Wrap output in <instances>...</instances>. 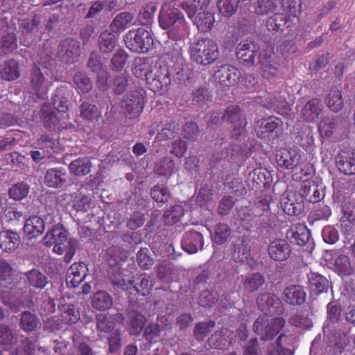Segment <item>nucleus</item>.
Segmentation results:
<instances>
[{
    "mask_svg": "<svg viewBox=\"0 0 355 355\" xmlns=\"http://www.w3.org/2000/svg\"><path fill=\"white\" fill-rule=\"evenodd\" d=\"M159 24L164 30H168L169 36L180 40L187 32L184 15L175 7V3L165 2L161 8L159 15Z\"/></svg>",
    "mask_w": 355,
    "mask_h": 355,
    "instance_id": "f257e3e1",
    "label": "nucleus"
},
{
    "mask_svg": "<svg viewBox=\"0 0 355 355\" xmlns=\"http://www.w3.org/2000/svg\"><path fill=\"white\" fill-rule=\"evenodd\" d=\"M191 58L198 64L208 66L214 63L219 57L217 43L213 40L204 37L191 44Z\"/></svg>",
    "mask_w": 355,
    "mask_h": 355,
    "instance_id": "f03ea898",
    "label": "nucleus"
},
{
    "mask_svg": "<svg viewBox=\"0 0 355 355\" xmlns=\"http://www.w3.org/2000/svg\"><path fill=\"white\" fill-rule=\"evenodd\" d=\"M173 70L166 64L157 63L154 69L146 74L147 87L154 93L163 94L168 91L171 83V74Z\"/></svg>",
    "mask_w": 355,
    "mask_h": 355,
    "instance_id": "7ed1b4c3",
    "label": "nucleus"
},
{
    "mask_svg": "<svg viewBox=\"0 0 355 355\" xmlns=\"http://www.w3.org/2000/svg\"><path fill=\"white\" fill-rule=\"evenodd\" d=\"M286 320L282 318L268 319L266 315L258 317L254 322L252 329L263 341L272 340L284 327Z\"/></svg>",
    "mask_w": 355,
    "mask_h": 355,
    "instance_id": "20e7f679",
    "label": "nucleus"
},
{
    "mask_svg": "<svg viewBox=\"0 0 355 355\" xmlns=\"http://www.w3.org/2000/svg\"><path fill=\"white\" fill-rule=\"evenodd\" d=\"M124 41L130 51L139 53L148 52L154 45L150 32L143 28L129 31L124 37Z\"/></svg>",
    "mask_w": 355,
    "mask_h": 355,
    "instance_id": "39448f33",
    "label": "nucleus"
},
{
    "mask_svg": "<svg viewBox=\"0 0 355 355\" xmlns=\"http://www.w3.org/2000/svg\"><path fill=\"white\" fill-rule=\"evenodd\" d=\"M178 40L173 38L165 43L163 54L159 62L161 64H166V67L173 70L176 74H180L184 67L182 47Z\"/></svg>",
    "mask_w": 355,
    "mask_h": 355,
    "instance_id": "423d86ee",
    "label": "nucleus"
},
{
    "mask_svg": "<svg viewBox=\"0 0 355 355\" xmlns=\"http://www.w3.org/2000/svg\"><path fill=\"white\" fill-rule=\"evenodd\" d=\"M146 102L145 96L141 92L131 91L126 94L121 101V112L128 119L138 120L143 112Z\"/></svg>",
    "mask_w": 355,
    "mask_h": 355,
    "instance_id": "0eeeda50",
    "label": "nucleus"
},
{
    "mask_svg": "<svg viewBox=\"0 0 355 355\" xmlns=\"http://www.w3.org/2000/svg\"><path fill=\"white\" fill-rule=\"evenodd\" d=\"M254 130L261 139L279 137L283 130V121L274 116L261 119L257 121Z\"/></svg>",
    "mask_w": 355,
    "mask_h": 355,
    "instance_id": "6e6552de",
    "label": "nucleus"
},
{
    "mask_svg": "<svg viewBox=\"0 0 355 355\" xmlns=\"http://www.w3.org/2000/svg\"><path fill=\"white\" fill-rule=\"evenodd\" d=\"M222 119L231 124L233 136H241L245 132L247 125L246 118L239 105H228L225 110Z\"/></svg>",
    "mask_w": 355,
    "mask_h": 355,
    "instance_id": "1a4fd4ad",
    "label": "nucleus"
},
{
    "mask_svg": "<svg viewBox=\"0 0 355 355\" xmlns=\"http://www.w3.org/2000/svg\"><path fill=\"white\" fill-rule=\"evenodd\" d=\"M260 47L254 41L245 40L241 42L236 46V56L248 66L253 65L256 61L259 62L262 58L260 56Z\"/></svg>",
    "mask_w": 355,
    "mask_h": 355,
    "instance_id": "9d476101",
    "label": "nucleus"
},
{
    "mask_svg": "<svg viewBox=\"0 0 355 355\" xmlns=\"http://www.w3.org/2000/svg\"><path fill=\"white\" fill-rule=\"evenodd\" d=\"M28 79L30 92L38 98H44L48 91V83L38 64H33Z\"/></svg>",
    "mask_w": 355,
    "mask_h": 355,
    "instance_id": "9b49d317",
    "label": "nucleus"
},
{
    "mask_svg": "<svg viewBox=\"0 0 355 355\" xmlns=\"http://www.w3.org/2000/svg\"><path fill=\"white\" fill-rule=\"evenodd\" d=\"M80 55V46L77 40L71 38L63 40L58 49V56L66 64L76 62Z\"/></svg>",
    "mask_w": 355,
    "mask_h": 355,
    "instance_id": "f8f14e48",
    "label": "nucleus"
},
{
    "mask_svg": "<svg viewBox=\"0 0 355 355\" xmlns=\"http://www.w3.org/2000/svg\"><path fill=\"white\" fill-rule=\"evenodd\" d=\"M259 309L265 315H277L282 312V302L274 293H261L257 298Z\"/></svg>",
    "mask_w": 355,
    "mask_h": 355,
    "instance_id": "ddd939ff",
    "label": "nucleus"
},
{
    "mask_svg": "<svg viewBox=\"0 0 355 355\" xmlns=\"http://www.w3.org/2000/svg\"><path fill=\"white\" fill-rule=\"evenodd\" d=\"M297 24L293 21V18H289L284 13H275L268 18L266 21V27L269 31L283 33L287 31L288 33L297 28Z\"/></svg>",
    "mask_w": 355,
    "mask_h": 355,
    "instance_id": "4468645a",
    "label": "nucleus"
},
{
    "mask_svg": "<svg viewBox=\"0 0 355 355\" xmlns=\"http://www.w3.org/2000/svg\"><path fill=\"white\" fill-rule=\"evenodd\" d=\"M267 252L268 257L272 260L282 262L289 259L292 251L291 247L286 240L275 239L269 243Z\"/></svg>",
    "mask_w": 355,
    "mask_h": 355,
    "instance_id": "2eb2a0df",
    "label": "nucleus"
},
{
    "mask_svg": "<svg viewBox=\"0 0 355 355\" xmlns=\"http://www.w3.org/2000/svg\"><path fill=\"white\" fill-rule=\"evenodd\" d=\"M114 284L123 287L124 289H129L133 287L138 293L145 296L148 295L153 285L151 277L146 273H142L135 277L134 279H129L126 283L125 280L122 279Z\"/></svg>",
    "mask_w": 355,
    "mask_h": 355,
    "instance_id": "dca6fc26",
    "label": "nucleus"
},
{
    "mask_svg": "<svg viewBox=\"0 0 355 355\" xmlns=\"http://www.w3.org/2000/svg\"><path fill=\"white\" fill-rule=\"evenodd\" d=\"M300 159L301 155L292 148H280L276 154L277 164L284 169H294L299 165Z\"/></svg>",
    "mask_w": 355,
    "mask_h": 355,
    "instance_id": "f3484780",
    "label": "nucleus"
},
{
    "mask_svg": "<svg viewBox=\"0 0 355 355\" xmlns=\"http://www.w3.org/2000/svg\"><path fill=\"white\" fill-rule=\"evenodd\" d=\"M241 76L240 71L234 66L223 64L215 73V78L218 82L227 87L236 85Z\"/></svg>",
    "mask_w": 355,
    "mask_h": 355,
    "instance_id": "a211bd4d",
    "label": "nucleus"
},
{
    "mask_svg": "<svg viewBox=\"0 0 355 355\" xmlns=\"http://www.w3.org/2000/svg\"><path fill=\"white\" fill-rule=\"evenodd\" d=\"M181 245L184 251L189 254H194L202 249L204 238L200 232L190 230L184 234Z\"/></svg>",
    "mask_w": 355,
    "mask_h": 355,
    "instance_id": "6ab92c4d",
    "label": "nucleus"
},
{
    "mask_svg": "<svg viewBox=\"0 0 355 355\" xmlns=\"http://www.w3.org/2000/svg\"><path fill=\"white\" fill-rule=\"evenodd\" d=\"M87 267L83 262L74 263L67 270L66 283L68 286L76 288L87 276Z\"/></svg>",
    "mask_w": 355,
    "mask_h": 355,
    "instance_id": "aec40b11",
    "label": "nucleus"
},
{
    "mask_svg": "<svg viewBox=\"0 0 355 355\" xmlns=\"http://www.w3.org/2000/svg\"><path fill=\"white\" fill-rule=\"evenodd\" d=\"M286 236L291 243L304 246L309 240L310 232L305 225L298 223L290 227L286 232Z\"/></svg>",
    "mask_w": 355,
    "mask_h": 355,
    "instance_id": "412c9836",
    "label": "nucleus"
},
{
    "mask_svg": "<svg viewBox=\"0 0 355 355\" xmlns=\"http://www.w3.org/2000/svg\"><path fill=\"white\" fill-rule=\"evenodd\" d=\"M68 235L69 232L62 224H56L46 232L43 239V243L48 247L58 243H64L68 239Z\"/></svg>",
    "mask_w": 355,
    "mask_h": 355,
    "instance_id": "4be33fe9",
    "label": "nucleus"
},
{
    "mask_svg": "<svg viewBox=\"0 0 355 355\" xmlns=\"http://www.w3.org/2000/svg\"><path fill=\"white\" fill-rule=\"evenodd\" d=\"M306 293L302 286L291 285L283 292V299L288 304L293 306L301 305L304 303Z\"/></svg>",
    "mask_w": 355,
    "mask_h": 355,
    "instance_id": "5701e85b",
    "label": "nucleus"
},
{
    "mask_svg": "<svg viewBox=\"0 0 355 355\" xmlns=\"http://www.w3.org/2000/svg\"><path fill=\"white\" fill-rule=\"evenodd\" d=\"M322 112L321 101L314 98L309 100L301 110L300 116L306 122H314Z\"/></svg>",
    "mask_w": 355,
    "mask_h": 355,
    "instance_id": "b1692460",
    "label": "nucleus"
},
{
    "mask_svg": "<svg viewBox=\"0 0 355 355\" xmlns=\"http://www.w3.org/2000/svg\"><path fill=\"white\" fill-rule=\"evenodd\" d=\"M341 120L338 118L324 117L318 125L320 136L322 138H329L334 133L342 128Z\"/></svg>",
    "mask_w": 355,
    "mask_h": 355,
    "instance_id": "393cba45",
    "label": "nucleus"
},
{
    "mask_svg": "<svg viewBox=\"0 0 355 355\" xmlns=\"http://www.w3.org/2000/svg\"><path fill=\"white\" fill-rule=\"evenodd\" d=\"M45 230L43 219L37 216H32L26 219L24 226V234L29 238H37L42 235Z\"/></svg>",
    "mask_w": 355,
    "mask_h": 355,
    "instance_id": "a878e982",
    "label": "nucleus"
},
{
    "mask_svg": "<svg viewBox=\"0 0 355 355\" xmlns=\"http://www.w3.org/2000/svg\"><path fill=\"white\" fill-rule=\"evenodd\" d=\"M266 282L263 275L259 272L242 276V286L245 291L252 293L257 291Z\"/></svg>",
    "mask_w": 355,
    "mask_h": 355,
    "instance_id": "bb28decb",
    "label": "nucleus"
},
{
    "mask_svg": "<svg viewBox=\"0 0 355 355\" xmlns=\"http://www.w3.org/2000/svg\"><path fill=\"white\" fill-rule=\"evenodd\" d=\"M19 235L10 230L0 232V248L4 252L14 251L20 244Z\"/></svg>",
    "mask_w": 355,
    "mask_h": 355,
    "instance_id": "cd10ccee",
    "label": "nucleus"
},
{
    "mask_svg": "<svg viewBox=\"0 0 355 355\" xmlns=\"http://www.w3.org/2000/svg\"><path fill=\"white\" fill-rule=\"evenodd\" d=\"M60 320L66 324H76L80 318V311L73 304H63L59 306Z\"/></svg>",
    "mask_w": 355,
    "mask_h": 355,
    "instance_id": "c85d7f7f",
    "label": "nucleus"
},
{
    "mask_svg": "<svg viewBox=\"0 0 355 355\" xmlns=\"http://www.w3.org/2000/svg\"><path fill=\"white\" fill-rule=\"evenodd\" d=\"M336 164L339 170L345 175H355V151L340 153Z\"/></svg>",
    "mask_w": 355,
    "mask_h": 355,
    "instance_id": "c756f323",
    "label": "nucleus"
},
{
    "mask_svg": "<svg viewBox=\"0 0 355 355\" xmlns=\"http://www.w3.org/2000/svg\"><path fill=\"white\" fill-rule=\"evenodd\" d=\"M20 75L19 63L14 59H10L6 61L1 67L0 76L4 80H15L20 77Z\"/></svg>",
    "mask_w": 355,
    "mask_h": 355,
    "instance_id": "7c9ffc66",
    "label": "nucleus"
},
{
    "mask_svg": "<svg viewBox=\"0 0 355 355\" xmlns=\"http://www.w3.org/2000/svg\"><path fill=\"white\" fill-rule=\"evenodd\" d=\"M66 172L62 168H50L45 174L44 182L48 187L57 188L66 182Z\"/></svg>",
    "mask_w": 355,
    "mask_h": 355,
    "instance_id": "2f4dec72",
    "label": "nucleus"
},
{
    "mask_svg": "<svg viewBox=\"0 0 355 355\" xmlns=\"http://www.w3.org/2000/svg\"><path fill=\"white\" fill-rule=\"evenodd\" d=\"M308 280L310 290L316 295L328 291V280L322 275L310 272L308 275Z\"/></svg>",
    "mask_w": 355,
    "mask_h": 355,
    "instance_id": "473e14b6",
    "label": "nucleus"
},
{
    "mask_svg": "<svg viewBox=\"0 0 355 355\" xmlns=\"http://www.w3.org/2000/svg\"><path fill=\"white\" fill-rule=\"evenodd\" d=\"M66 95L69 96V90L61 87L56 89L52 97V103L58 114L66 113L68 111L69 101Z\"/></svg>",
    "mask_w": 355,
    "mask_h": 355,
    "instance_id": "72a5a7b5",
    "label": "nucleus"
},
{
    "mask_svg": "<svg viewBox=\"0 0 355 355\" xmlns=\"http://www.w3.org/2000/svg\"><path fill=\"white\" fill-rule=\"evenodd\" d=\"M40 324V318L28 311L22 312L20 315L19 327L25 332L31 333L36 331Z\"/></svg>",
    "mask_w": 355,
    "mask_h": 355,
    "instance_id": "f704fd0d",
    "label": "nucleus"
},
{
    "mask_svg": "<svg viewBox=\"0 0 355 355\" xmlns=\"http://www.w3.org/2000/svg\"><path fill=\"white\" fill-rule=\"evenodd\" d=\"M262 104L268 110H272L280 114H283L284 113V111L287 105L286 98L280 94H268V96L262 101Z\"/></svg>",
    "mask_w": 355,
    "mask_h": 355,
    "instance_id": "c9c22d12",
    "label": "nucleus"
},
{
    "mask_svg": "<svg viewBox=\"0 0 355 355\" xmlns=\"http://www.w3.org/2000/svg\"><path fill=\"white\" fill-rule=\"evenodd\" d=\"M180 125L178 122L171 120L165 123L164 127L157 133L156 138L160 141L173 139L179 135Z\"/></svg>",
    "mask_w": 355,
    "mask_h": 355,
    "instance_id": "e433bc0d",
    "label": "nucleus"
},
{
    "mask_svg": "<svg viewBox=\"0 0 355 355\" xmlns=\"http://www.w3.org/2000/svg\"><path fill=\"white\" fill-rule=\"evenodd\" d=\"M92 305L94 309L98 311L108 310L113 305L112 297L106 291H97L92 297Z\"/></svg>",
    "mask_w": 355,
    "mask_h": 355,
    "instance_id": "4c0bfd02",
    "label": "nucleus"
},
{
    "mask_svg": "<svg viewBox=\"0 0 355 355\" xmlns=\"http://www.w3.org/2000/svg\"><path fill=\"white\" fill-rule=\"evenodd\" d=\"M335 271L340 277H347L354 273V268L351 263L350 259L345 254L339 255L334 261Z\"/></svg>",
    "mask_w": 355,
    "mask_h": 355,
    "instance_id": "58836bf2",
    "label": "nucleus"
},
{
    "mask_svg": "<svg viewBox=\"0 0 355 355\" xmlns=\"http://www.w3.org/2000/svg\"><path fill=\"white\" fill-rule=\"evenodd\" d=\"M92 168V162L87 157L78 158L71 162L69 166L70 172L76 176L87 175Z\"/></svg>",
    "mask_w": 355,
    "mask_h": 355,
    "instance_id": "ea45409f",
    "label": "nucleus"
},
{
    "mask_svg": "<svg viewBox=\"0 0 355 355\" xmlns=\"http://www.w3.org/2000/svg\"><path fill=\"white\" fill-rule=\"evenodd\" d=\"M261 64V73L264 79L272 80L279 74V65L268 59L262 58L259 62Z\"/></svg>",
    "mask_w": 355,
    "mask_h": 355,
    "instance_id": "a19ab883",
    "label": "nucleus"
},
{
    "mask_svg": "<svg viewBox=\"0 0 355 355\" xmlns=\"http://www.w3.org/2000/svg\"><path fill=\"white\" fill-rule=\"evenodd\" d=\"M288 337L282 334L277 338L275 343H270L266 349V355H293L291 349L283 346L286 343L284 340Z\"/></svg>",
    "mask_w": 355,
    "mask_h": 355,
    "instance_id": "79ce46f5",
    "label": "nucleus"
},
{
    "mask_svg": "<svg viewBox=\"0 0 355 355\" xmlns=\"http://www.w3.org/2000/svg\"><path fill=\"white\" fill-rule=\"evenodd\" d=\"M133 15L128 12L118 14L112 21L110 27L114 32H120L132 24Z\"/></svg>",
    "mask_w": 355,
    "mask_h": 355,
    "instance_id": "37998d69",
    "label": "nucleus"
},
{
    "mask_svg": "<svg viewBox=\"0 0 355 355\" xmlns=\"http://www.w3.org/2000/svg\"><path fill=\"white\" fill-rule=\"evenodd\" d=\"M282 9L284 14L289 18H293V21L298 23V16L301 14V0H283Z\"/></svg>",
    "mask_w": 355,
    "mask_h": 355,
    "instance_id": "c03bdc74",
    "label": "nucleus"
},
{
    "mask_svg": "<svg viewBox=\"0 0 355 355\" xmlns=\"http://www.w3.org/2000/svg\"><path fill=\"white\" fill-rule=\"evenodd\" d=\"M199 31L205 33L210 31L215 22L214 15L211 12H199L193 21Z\"/></svg>",
    "mask_w": 355,
    "mask_h": 355,
    "instance_id": "a18cd8bd",
    "label": "nucleus"
},
{
    "mask_svg": "<svg viewBox=\"0 0 355 355\" xmlns=\"http://www.w3.org/2000/svg\"><path fill=\"white\" fill-rule=\"evenodd\" d=\"M42 122L44 126L50 130H60L64 128L61 123L60 116L55 111L42 112Z\"/></svg>",
    "mask_w": 355,
    "mask_h": 355,
    "instance_id": "49530a36",
    "label": "nucleus"
},
{
    "mask_svg": "<svg viewBox=\"0 0 355 355\" xmlns=\"http://www.w3.org/2000/svg\"><path fill=\"white\" fill-rule=\"evenodd\" d=\"M157 10L155 3L150 2L144 5L137 17L139 23L142 26H149L153 21L154 15Z\"/></svg>",
    "mask_w": 355,
    "mask_h": 355,
    "instance_id": "de8ad7c7",
    "label": "nucleus"
},
{
    "mask_svg": "<svg viewBox=\"0 0 355 355\" xmlns=\"http://www.w3.org/2000/svg\"><path fill=\"white\" fill-rule=\"evenodd\" d=\"M26 277L28 284L35 288L42 289L48 283L47 277L36 269L26 272Z\"/></svg>",
    "mask_w": 355,
    "mask_h": 355,
    "instance_id": "09e8293b",
    "label": "nucleus"
},
{
    "mask_svg": "<svg viewBox=\"0 0 355 355\" xmlns=\"http://www.w3.org/2000/svg\"><path fill=\"white\" fill-rule=\"evenodd\" d=\"M116 44V37L112 32L105 31L98 37V46L103 53L111 52Z\"/></svg>",
    "mask_w": 355,
    "mask_h": 355,
    "instance_id": "8fccbe9b",
    "label": "nucleus"
},
{
    "mask_svg": "<svg viewBox=\"0 0 355 355\" xmlns=\"http://www.w3.org/2000/svg\"><path fill=\"white\" fill-rule=\"evenodd\" d=\"M37 145L38 148L44 152L46 157H50L57 152L58 142L47 135H42L37 139Z\"/></svg>",
    "mask_w": 355,
    "mask_h": 355,
    "instance_id": "3c124183",
    "label": "nucleus"
},
{
    "mask_svg": "<svg viewBox=\"0 0 355 355\" xmlns=\"http://www.w3.org/2000/svg\"><path fill=\"white\" fill-rule=\"evenodd\" d=\"M325 101L328 107L335 112L340 111L344 105L341 92L336 88L330 89Z\"/></svg>",
    "mask_w": 355,
    "mask_h": 355,
    "instance_id": "603ef678",
    "label": "nucleus"
},
{
    "mask_svg": "<svg viewBox=\"0 0 355 355\" xmlns=\"http://www.w3.org/2000/svg\"><path fill=\"white\" fill-rule=\"evenodd\" d=\"M73 83L78 94H86L92 89L90 78L83 72H77L73 76Z\"/></svg>",
    "mask_w": 355,
    "mask_h": 355,
    "instance_id": "864d4df0",
    "label": "nucleus"
},
{
    "mask_svg": "<svg viewBox=\"0 0 355 355\" xmlns=\"http://www.w3.org/2000/svg\"><path fill=\"white\" fill-rule=\"evenodd\" d=\"M80 116L85 120L93 121L101 116V111L96 105L83 101L80 106Z\"/></svg>",
    "mask_w": 355,
    "mask_h": 355,
    "instance_id": "5fc2aeb1",
    "label": "nucleus"
},
{
    "mask_svg": "<svg viewBox=\"0 0 355 355\" xmlns=\"http://www.w3.org/2000/svg\"><path fill=\"white\" fill-rule=\"evenodd\" d=\"M184 214V207L180 205H175L165 211L163 216L164 222L168 225H174L180 221Z\"/></svg>",
    "mask_w": 355,
    "mask_h": 355,
    "instance_id": "6e6d98bb",
    "label": "nucleus"
},
{
    "mask_svg": "<svg viewBox=\"0 0 355 355\" xmlns=\"http://www.w3.org/2000/svg\"><path fill=\"white\" fill-rule=\"evenodd\" d=\"M17 48V37L14 33H8L0 40V58L13 52Z\"/></svg>",
    "mask_w": 355,
    "mask_h": 355,
    "instance_id": "4d7b16f0",
    "label": "nucleus"
},
{
    "mask_svg": "<svg viewBox=\"0 0 355 355\" xmlns=\"http://www.w3.org/2000/svg\"><path fill=\"white\" fill-rule=\"evenodd\" d=\"M30 190V186L24 182H18L13 184L8 190L9 197L16 201L26 198Z\"/></svg>",
    "mask_w": 355,
    "mask_h": 355,
    "instance_id": "13d9d810",
    "label": "nucleus"
},
{
    "mask_svg": "<svg viewBox=\"0 0 355 355\" xmlns=\"http://www.w3.org/2000/svg\"><path fill=\"white\" fill-rule=\"evenodd\" d=\"M296 143L303 148L308 150L314 144V137L312 129L305 127L298 132Z\"/></svg>",
    "mask_w": 355,
    "mask_h": 355,
    "instance_id": "bf43d9fd",
    "label": "nucleus"
},
{
    "mask_svg": "<svg viewBox=\"0 0 355 355\" xmlns=\"http://www.w3.org/2000/svg\"><path fill=\"white\" fill-rule=\"evenodd\" d=\"M150 196L155 202L162 204L167 202L171 197L168 187L159 184L151 189Z\"/></svg>",
    "mask_w": 355,
    "mask_h": 355,
    "instance_id": "052dcab7",
    "label": "nucleus"
},
{
    "mask_svg": "<svg viewBox=\"0 0 355 355\" xmlns=\"http://www.w3.org/2000/svg\"><path fill=\"white\" fill-rule=\"evenodd\" d=\"M331 215L330 207L322 203H318L313 206L310 212L309 218L313 220H327Z\"/></svg>",
    "mask_w": 355,
    "mask_h": 355,
    "instance_id": "680f3d73",
    "label": "nucleus"
},
{
    "mask_svg": "<svg viewBox=\"0 0 355 355\" xmlns=\"http://www.w3.org/2000/svg\"><path fill=\"white\" fill-rule=\"evenodd\" d=\"M130 331L133 335L139 334L143 329L146 319L145 316L138 311H132L130 313Z\"/></svg>",
    "mask_w": 355,
    "mask_h": 355,
    "instance_id": "e2e57ef3",
    "label": "nucleus"
},
{
    "mask_svg": "<svg viewBox=\"0 0 355 355\" xmlns=\"http://www.w3.org/2000/svg\"><path fill=\"white\" fill-rule=\"evenodd\" d=\"M230 235V229L229 226L227 224L220 223L215 227L213 241L218 245H222L227 241Z\"/></svg>",
    "mask_w": 355,
    "mask_h": 355,
    "instance_id": "0e129e2a",
    "label": "nucleus"
},
{
    "mask_svg": "<svg viewBox=\"0 0 355 355\" xmlns=\"http://www.w3.org/2000/svg\"><path fill=\"white\" fill-rule=\"evenodd\" d=\"M175 169V163L170 157L163 158L155 168L156 174L161 176H170Z\"/></svg>",
    "mask_w": 355,
    "mask_h": 355,
    "instance_id": "69168bd1",
    "label": "nucleus"
},
{
    "mask_svg": "<svg viewBox=\"0 0 355 355\" xmlns=\"http://www.w3.org/2000/svg\"><path fill=\"white\" fill-rule=\"evenodd\" d=\"M137 263L142 270L150 269L154 260L150 255V251L147 248H141L137 253Z\"/></svg>",
    "mask_w": 355,
    "mask_h": 355,
    "instance_id": "338daca9",
    "label": "nucleus"
},
{
    "mask_svg": "<svg viewBox=\"0 0 355 355\" xmlns=\"http://www.w3.org/2000/svg\"><path fill=\"white\" fill-rule=\"evenodd\" d=\"M214 326L215 322L212 320L196 324L193 331L196 339L198 340H203L210 332L211 329L214 328Z\"/></svg>",
    "mask_w": 355,
    "mask_h": 355,
    "instance_id": "774afa93",
    "label": "nucleus"
}]
</instances>
